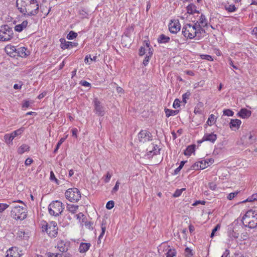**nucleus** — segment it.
Segmentation results:
<instances>
[{
	"label": "nucleus",
	"mask_w": 257,
	"mask_h": 257,
	"mask_svg": "<svg viewBox=\"0 0 257 257\" xmlns=\"http://www.w3.org/2000/svg\"><path fill=\"white\" fill-rule=\"evenodd\" d=\"M16 5L21 13L27 16H35L39 12V5L36 0H17Z\"/></svg>",
	"instance_id": "f257e3e1"
},
{
	"label": "nucleus",
	"mask_w": 257,
	"mask_h": 257,
	"mask_svg": "<svg viewBox=\"0 0 257 257\" xmlns=\"http://www.w3.org/2000/svg\"><path fill=\"white\" fill-rule=\"evenodd\" d=\"M182 34L187 39H192L196 37L197 39H200L204 36L205 31L197 27V24H187L183 26Z\"/></svg>",
	"instance_id": "f03ea898"
},
{
	"label": "nucleus",
	"mask_w": 257,
	"mask_h": 257,
	"mask_svg": "<svg viewBox=\"0 0 257 257\" xmlns=\"http://www.w3.org/2000/svg\"><path fill=\"white\" fill-rule=\"evenodd\" d=\"M43 231H46L49 236L55 237L58 233V227L57 223L54 221L48 223L45 221L41 222Z\"/></svg>",
	"instance_id": "7ed1b4c3"
},
{
	"label": "nucleus",
	"mask_w": 257,
	"mask_h": 257,
	"mask_svg": "<svg viewBox=\"0 0 257 257\" xmlns=\"http://www.w3.org/2000/svg\"><path fill=\"white\" fill-rule=\"evenodd\" d=\"M14 33L12 29L8 25L0 27V41H9L13 38Z\"/></svg>",
	"instance_id": "20e7f679"
},
{
	"label": "nucleus",
	"mask_w": 257,
	"mask_h": 257,
	"mask_svg": "<svg viewBox=\"0 0 257 257\" xmlns=\"http://www.w3.org/2000/svg\"><path fill=\"white\" fill-rule=\"evenodd\" d=\"M66 198L72 202L78 201L81 197V193L76 188H69L65 193Z\"/></svg>",
	"instance_id": "39448f33"
},
{
	"label": "nucleus",
	"mask_w": 257,
	"mask_h": 257,
	"mask_svg": "<svg viewBox=\"0 0 257 257\" xmlns=\"http://www.w3.org/2000/svg\"><path fill=\"white\" fill-rule=\"evenodd\" d=\"M93 103L95 113L99 116H103L105 114L104 107L97 97L93 99Z\"/></svg>",
	"instance_id": "423d86ee"
},
{
	"label": "nucleus",
	"mask_w": 257,
	"mask_h": 257,
	"mask_svg": "<svg viewBox=\"0 0 257 257\" xmlns=\"http://www.w3.org/2000/svg\"><path fill=\"white\" fill-rule=\"evenodd\" d=\"M138 139L141 143H145L152 140V135L147 130H142L138 134Z\"/></svg>",
	"instance_id": "0eeeda50"
},
{
	"label": "nucleus",
	"mask_w": 257,
	"mask_h": 257,
	"mask_svg": "<svg viewBox=\"0 0 257 257\" xmlns=\"http://www.w3.org/2000/svg\"><path fill=\"white\" fill-rule=\"evenodd\" d=\"M170 32L172 34H176L181 29V24L178 19L171 20L168 25Z\"/></svg>",
	"instance_id": "6e6552de"
},
{
	"label": "nucleus",
	"mask_w": 257,
	"mask_h": 257,
	"mask_svg": "<svg viewBox=\"0 0 257 257\" xmlns=\"http://www.w3.org/2000/svg\"><path fill=\"white\" fill-rule=\"evenodd\" d=\"M27 215V212L24 210H12L11 216L16 220H22L24 219Z\"/></svg>",
	"instance_id": "1a4fd4ad"
},
{
	"label": "nucleus",
	"mask_w": 257,
	"mask_h": 257,
	"mask_svg": "<svg viewBox=\"0 0 257 257\" xmlns=\"http://www.w3.org/2000/svg\"><path fill=\"white\" fill-rule=\"evenodd\" d=\"M251 115V111L245 108H242L237 113L236 115L242 119L249 118Z\"/></svg>",
	"instance_id": "9d476101"
},
{
	"label": "nucleus",
	"mask_w": 257,
	"mask_h": 257,
	"mask_svg": "<svg viewBox=\"0 0 257 257\" xmlns=\"http://www.w3.org/2000/svg\"><path fill=\"white\" fill-rule=\"evenodd\" d=\"M5 51L6 53L11 57H15L18 55V54H17V49H16L14 46L11 44L7 45L5 47Z\"/></svg>",
	"instance_id": "9b49d317"
},
{
	"label": "nucleus",
	"mask_w": 257,
	"mask_h": 257,
	"mask_svg": "<svg viewBox=\"0 0 257 257\" xmlns=\"http://www.w3.org/2000/svg\"><path fill=\"white\" fill-rule=\"evenodd\" d=\"M241 121L238 119H231L229 122V127L232 131L238 130L241 124Z\"/></svg>",
	"instance_id": "f8f14e48"
},
{
	"label": "nucleus",
	"mask_w": 257,
	"mask_h": 257,
	"mask_svg": "<svg viewBox=\"0 0 257 257\" xmlns=\"http://www.w3.org/2000/svg\"><path fill=\"white\" fill-rule=\"evenodd\" d=\"M208 167V165L206 164L204 160H202L194 163L192 168L193 170H203Z\"/></svg>",
	"instance_id": "ddd939ff"
},
{
	"label": "nucleus",
	"mask_w": 257,
	"mask_h": 257,
	"mask_svg": "<svg viewBox=\"0 0 257 257\" xmlns=\"http://www.w3.org/2000/svg\"><path fill=\"white\" fill-rule=\"evenodd\" d=\"M217 139V135L214 133H206L202 138V141H208L214 143Z\"/></svg>",
	"instance_id": "4468645a"
},
{
	"label": "nucleus",
	"mask_w": 257,
	"mask_h": 257,
	"mask_svg": "<svg viewBox=\"0 0 257 257\" xmlns=\"http://www.w3.org/2000/svg\"><path fill=\"white\" fill-rule=\"evenodd\" d=\"M65 204L61 201L55 200L52 201L49 205L48 209H64Z\"/></svg>",
	"instance_id": "2eb2a0df"
},
{
	"label": "nucleus",
	"mask_w": 257,
	"mask_h": 257,
	"mask_svg": "<svg viewBox=\"0 0 257 257\" xmlns=\"http://www.w3.org/2000/svg\"><path fill=\"white\" fill-rule=\"evenodd\" d=\"M17 56H19L22 58H26L30 54V52L28 50L27 48L24 47H21L17 49Z\"/></svg>",
	"instance_id": "dca6fc26"
},
{
	"label": "nucleus",
	"mask_w": 257,
	"mask_h": 257,
	"mask_svg": "<svg viewBox=\"0 0 257 257\" xmlns=\"http://www.w3.org/2000/svg\"><path fill=\"white\" fill-rule=\"evenodd\" d=\"M195 24H197V27H199L204 29L203 28L207 26L208 21L206 17L202 14L198 21H197Z\"/></svg>",
	"instance_id": "f3484780"
},
{
	"label": "nucleus",
	"mask_w": 257,
	"mask_h": 257,
	"mask_svg": "<svg viewBox=\"0 0 257 257\" xmlns=\"http://www.w3.org/2000/svg\"><path fill=\"white\" fill-rule=\"evenodd\" d=\"M6 257H20L17 247H12L7 251Z\"/></svg>",
	"instance_id": "a211bd4d"
},
{
	"label": "nucleus",
	"mask_w": 257,
	"mask_h": 257,
	"mask_svg": "<svg viewBox=\"0 0 257 257\" xmlns=\"http://www.w3.org/2000/svg\"><path fill=\"white\" fill-rule=\"evenodd\" d=\"M28 24L27 20L23 21L21 24L16 25L14 27L15 31L21 32L23 30L26 28Z\"/></svg>",
	"instance_id": "6ab92c4d"
},
{
	"label": "nucleus",
	"mask_w": 257,
	"mask_h": 257,
	"mask_svg": "<svg viewBox=\"0 0 257 257\" xmlns=\"http://www.w3.org/2000/svg\"><path fill=\"white\" fill-rule=\"evenodd\" d=\"M257 213V210H248L242 218V221L251 218Z\"/></svg>",
	"instance_id": "aec40b11"
},
{
	"label": "nucleus",
	"mask_w": 257,
	"mask_h": 257,
	"mask_svg": "<svg viewBox=\"0 0 257 257\" xmlns=\"http://www.w3.org/2000/svg\"><path fill=\"white\" fill-rule=\"evenodd\" d=\"M227 233L228 236L230 238H237L239 236L238 233L231 226H229L228 227Z\"/></svg>",
	"instance_id": "412c9836"
},
{
	"label": "nucleus",
	"mask_w": 257,
	"mask_h": 257,
	"mask_svg": "<svg viewBox=\"0 0 257 257\" xmlns=\"http://www.w3.org/2000/svg\"><path fill=\"white\" fill-rule=\"evenodd\" d=\"M195 145H192L188 146L186 150L184 151V154L185 156H190L193 153H194L195 151Z\"/></svg>",
	"instance_id": "4be33fe9"
},
{
	"label": "nucleus",
	"mask_w": 257,
	"mask_h": 257,
	"mask_svg": "<svg viewBox=\"0 0 257 257\" xmlns=\"http://www.w3.org/2000/svg\"><path fill=\"white\" fill-rule=\"evenodd\" d=\"M90 243L82 242L80 243L79 247V251L80 253L86 252L90 248Z\"/></svg>",
	"instance_id": "5701e85b"
},
{
	"label": "nucleus",
	"mask_w": 257,
	"mask_h": 257,
	"mask_svg": "<svg viewBox=\"0 0 257 257\" xmlns=\"http://www.w3.org/2000/svg\"><path fill=\"white\" fill-rule=\"evenodd\" d=\"M57 246L58 249L62 252H66L68 250L67 247L66 246L65 243L62 240L58 241Z\"/></svg>",
	"instance_id": "b1692460"
},
{
	"label": "nucleus",
	"mask_w": 257,
	"mask_h": 257,
	"mask_svg": "<svg viewBox=\"0 0 257 257\" xmlns=\"http://www.w3.org/2000/svg\"><path fill=\"white\" fill-rule=\"evenodd\" d=\"M242 222L245 226H248L250 228H253L257 225V222L251 220V219H246L245 221H243Z\"/></svg>",
	"instance_id": "393cba45"
},
{
	"label": "nucleus",
	"mask_w": 257,
	"mask_h": 257,
	"mask_svg": "<svg viewBox=\"0 0 257 257\" xmlns=\"http://www.w3.org/2000/svg\"><path fill=\"white\" fill-rule=\"evenodd\" d=\"M186 11L189 14H194L198 12L196 6L193 4H190L187 6Z\"/></svg>",
	"instance_id": "a878e982"
},
{
	"label": "nucleus",
	"mask_w": 257,
	"mask_h": 257,
	"mask_svg": "<svg viewBox=\"0 0 257 257\" xmlns=\"http://www.w3.org/2000/svg\"><path fill=\"white\" fill-rule=\"evenodd\" d=\"M170 37L164 34L160 35L158 39V42L159 43H166L170 41Z\"/></svg>",
	"instance_id": "bb28decb"
},
{
	"label": "nucleus",
	"mask_w": 257,
	"mask_h": 257,
	"mask_svg": "<svg viewBox=\"0 0 257 257\" xmlns=\"http://www.w3.org/2000/svg\"><path fill=\"white\" fill-rule=\"evenodd\" d=\"M29 148L30 147L27 145L23 144L18 149V153L19 154H23L25 152L29 151Z\"/></svg>",
	"instance_id": "cd10ccee"
},
{
	"label": "nucleus",
	"mask_w": 257,
	"mask_h": 257,
	"mask_svg": "<svg viewBox=\"0 0 257 257\" xmlns=\"http://www.w3.org/2000/svg\"><path fill=\"white\" fill-rule=\"evenodd\" d=\"M61 42V48L63 50H65L69 47V44H73L71 42H67L64 39H61L60 40Z\"/></svg>",
	"instance_id": "c85d7f7f"
},
{
	"label": "nucleus",
	"mask_w": 257,
	"mask_h": 257,
	"mask_svg": "<svg viewBox=\"0 0 257 257\" xmlns=\"http://www.w3.org/2000/svg\"><path fill=\"white\" fill-rule=\"evenodd\" d=\"M14 139L12 133L6 134L4 136V140L6 144H10L12 143L13 140Z\"/></svg>",
	"instance_id": "c756f323"
},
{
	"label": "nucleus",
	"mask_w": 257,
	"mask_h": 257,
	"mask_svg": "<svg viewBox=\"0 0 257 257\" xmlns=\"http://www.w3.org/2000/svg\"><path fill=\"white\" fill-rule=\"evenodd\" d=\"M51 9L48 8L46 6H41L40 7V11L42 13V16H43L44 18H45L47 15L49 14Z\"/></svg>",
	"instance_id": "7c9ffc66"
},
{
	"label": "nucleus",
	"mask_w": 257,
	"mask_h": 257,
	"mask_svg": "<svg viewBox=\"0 0 257 257\" xmlns=\"http://www.w3.org/2000/svg\"><path fill=\"white\" fill-rule=\"evenodd\" d=\"M224 9L228 12L232 13L235 12L237 10V8L235 7L234 5L231 4L228 5H224Z\"/></svg>",
	"instance_id": "2f4dec72"
},
{
	"label": "nucleus",
	"mask_w": 257,
	"mask_h": 257,
	"mask_svg": "<svg viewBox=\"0 0 257 257\" xmlns=\"http://www.w3.org/2000/svg\"><path fill=\"white\" fill-rule=\"evenodd\" d=\"M216 119V118L214 114H211L209 115L208 118L207 123L208 124V125L211 126L215 123Z\"/></svg>",
	"instance_id": "473e14b6"
},
{
	"label": "nucleus",
	"mask_w": 257,
	"mask_h": 257,
	"mask_svg": "<svg viewBox=\"0 0 257 257\" xmlns=\"http://www.w3.org/2000/svg\"><path fill=\"white\" fill-rule=\"evenodd\" d=\"M25 128L23 127H21L20 128L13 132L12 133V134L13 135V136L14 137V138L15 137L21 135L24 132Z\"/></svg>",
	"instance_id": "72a5a7b5"
},
{
	"label": "nucleus",
	"mask_w": 257,
	"mask_h": 257,
	"mask_svg": "<svg viewBox=\"0 0 257 257\" xmlns=\"http://www.w3.org/2000/svg\"><path fill=\"white\" fill-rule=\"evenodd\" d=\"M165 112L166 116L167 117H169L172 115H175L177 114V113H178L177 110L170 109H168V108L165 109Z\"/></svg>",
	"instance_id": "f704fd0d"
},
{
	"label": "nucleus",
	"mask_w": 257,
	"mask_h": 257,
	"mask_svg": "<svg viewBox=\"0 0 257 257\" xmlns=\"http://www.w3.org/2000/svg\"><path fill=\"white\" fill-rule=\"evenodd\" d=\"M176 253L175 249L169 248L166 253V257H174L176 256Z\"/></svg>",
	"instance_id": "c9c22d12"
},
{
	"label": "nucleus",
	"mask_w": 257,
	"mask_h": 257,
	"mask_svg": "<svg viewBox=\"0 0 257 257\" xmlns=\"http://www.w3.org/2000/svg\"><path fill=\"white\" fill-rule=\"evenodd\" d=\"M77 36L78 35L77 33L73 31H71L67 35V39L68 40H73V39L76 38Z\"/></svg>",
	"instance_id": "e433bc0d"
},
{
	"label": "nucleus",
	"mask_w": 257,
	"mask_h": 257,
	"mask_svg": "<svg viewBox=\"0 0 257 257\" xmlns=\"http://www.w3.org/2000/svg\"><path fill=\"white\" fill-rule=\"evenodd\" d=\"M254 201H257V193L253 194L251 196L248 197L243 202H252Z\"/></svg>",
	"instance_id": "4c0bfd02"
},
{
	"label": "nucleus",
	"mask_w": 257,
	"mask_h": 257,
	"mask_svg": "<svg viewBox=\"0 0 257 257\" xmlns=\"http://www.w3.org/2000/svg\"><path fill=\"white\" fill-rule=\"evenodd\" d=\"M223 114L225 116H232L234 115V112L230 109H226L223 110Z\"/></svg>",
	"instance_id": "58836bf2"
},
{
	"label": "nucleus",
	"mask_w": 257,
	"mask_h": 257,
	"mask_svg": "<svg viewBox=\"0 0 257 257\" xmlns=\"http://www.w3.org/2000/svg\"><path fill=\"white\" fill-rule=\"evenodd\" d=\"M200 58L202 59H205L209 61H213V59L212 57L209 55L207 54H201L200 55Z\"/></svg>",
	"instance_id": "ea45409f"
},
{
	"label": "nucleus",
	"mask_w": 257,
	"mask_h": 257,
	"mask_svg": "<svg viewBox=\"0 0 257 257\" xmlns=\"http://www.w3.org/2000/svg\"><path fill=\"white\" fill-rule=\"evenodd\" d=\"M185 190V188H182L180 189H177L173 194L174 197H178L180 196L182 193L183 191Z\"/></svg>",
	"instance_id": "a19ab883"
},
{
	"label": "nucleus",
	"mask_w": 257,
	"mask_h": 257,
	"mask_svg": "<svg viewBox=\"0 0 257 257\" xmlns=\"http://www.w3.org/2000/svg\"><path fill=\"white\" fill-rule=\"evenodd\" d=\"M105 229H106L105 223H104L103 222L101 224V233L98 237L99 239H100V238H102L103 237V236L104 235L105 231Z\"/></svg>",
	"instance_id": "79ce46f5"
},
{
	"label": "nucleus",
	"mask_w": 257,
	"mask_h": 257,
	"mask_svg": "<svg viewBox=\"0 0 257 257\" xmlns=\"http://www.w3.org/2000/svg\"><path fill=\"white\" fill-rule=\"evenodd\" d=\"M66 138H62L58 143L55 149L54 150V152L56 153L58 150L59 149L60 146L62 144V143L65 141Z\"/></svg>",
	"instance_id": "37998d69"
},
{
	"label": "nucleus",
	"mask_w": 257,
	"mask_h": 257,
	"mask_svg": "<svg viewBox=\"0 0 257 257\" xmlns=\"http://www.w3.org/2000/svg\"><path fill=\"white\" fill-rule=\"evenodd\" d=\"M238 191L230 193L227 195V198L229 200H231L238 194Z\"/></svg>",
	"instance_id": "c03bdc74"
},
{
	"label": "nucleus",
	"mask_w": 257,
	"mask_h": 257,
	"mask_svg": "<svg viewBox=\"0 0 257 257\" xmlns=\"http://www.w3.org/2000/svg\"><path fill=\"white\" fill-rule=\"evenodd\" d=\"M50 179L52 181H55L56 184H59V180L55 177V174L52 171L50 172Z\"/></svg>",
	"instance_id": "a18cd8bd"
},
{
	"label": "nucleus",
	"mask_w": 257,
	"mask_h": 257,
	"mask_svg": "<svg viewBox=\"0 0 257 257\" xmlns=\"http://www.w3.org/2000/svg\"><path fill=\"white\" fill-rule=\"evenodd\" d=\"M49 213L51 215H54L55 216H58L59 214H61V211H60V210H57V212H55L54 210H48Z\"/></svg>",
	"instance_id": "49530a36"
},
{
	"label": "nucleus",
	"mask_w": 257,
	"mask_h": 257,
	"mask_svg": "<svg viewBox=\"0 0 257 257\" xmlns=\"http://www.w3.org/2000/svg\"><path fill=\"white\" fill-rule=\"evenodd\" d=\"M180 106V101L178 99H175L173 104V107L174 108H177Z\"/></svg>",
	"instance_id": "de8ad7c7"
},
{
	"label": "nucleus",
	"mask_w": 257,
	"mask_h": 257,
	"mask_svg": "<svg viewBox=\"0 0 257 257\" xmlns=\"http://www.w3.org/2000/svg\"><path fill=\"white\" fill-rule=\"evenodd\" d=\"M185 255L187 257L191 256L193 254L192 253V250L190 249L189 247H186L185 249Z\"/></svg>",
	"instance_id": "09e8293b"
},
{
	"label": "nucleus",
	"mask_w": 257,
	"mask_h": 257,
	"mask_svg": "<svg viewBox=\"0 0 257 257\" xmlns=\"http://www.w3.org/2000/svg\"><path fill=\"white\" fill-rule=\"evenodd\" d=\"M114 205V202L113 201L111 200L109 201L106 205V209H112Z\"/></svg>",
	"instance_id": "8fccbe9b"
},
{
	"label": "nucleus",
	"mask_w": 257,
	"mask_h": 257,
	"mask_svg": "<svg viewBox=\"0 0 257 257\" xmlns=\"http://www.w3.org/2000/svg\"><path fill=\"white\" fill-rule=\"evenodd\" d=\"M209 188L212 191H215L217 188V185L213 182H210L208 184Z\"/></svg>",
	"instance_id": "3c124183"
},
{
	"label": "nucleus",
	"mask_w": 257,
	"mask_h": 257,
	"mask_svg": "<svg viewBox=\"0 0 257 257\" xmlns=\"http://www.w3.org/2000/svg\"><path fill=\"white\" fill-rule=\"evenodd\" d=\"M220 228V225L218 224L216 225V226L212 229V232L211 233L210 237H212L214 235L215 232Z\"/></svg>",
	"instance_id": "603ef678"
},
{
	"label": "nucleus",
	"mask_w": 257,
	"mask_h": 257,
	"mask_svg": "<svg viewBox=\"0 0 257 257\" xmlns=\"http://www.w3.org/2000/svg\"><path fill=\"white\" fill-rule=\"evenodd\" d=\"M85 226L87 228L90 230L93 229V223L91 221L86 222Z\"/></svg>",
	"instance_id": "864d4df0"
},
{
	"label": "nucleus",
	"mask_w": 257,
	"mask_h": 257,
	"mask_svg": "<svg viewBox=\"0 0 257 257\" xmlns=\"http://www.w3.org/2000/svg\"><path fill=\"white\" fill-rule=\"evenodd\" d=\"M47 254L48 257H62V254L59 253H54L48 252Z\"/></svg>",
	"instance_id": "5fc2aeb1"
},
{
	"label": "nucleus",
	"mask_w": 257,
	"mask_h": 257,
	"mask_svg": "<svg viewBox=\"0 0 257 257\" xmlns=\"http://www.w3.org/2000/svg\"><path fill=\"white\" fill-rule=\"evenodd\" d=\"M190 95V93L189 92H187L186 93H185V94H184L183 95H182V98H183V101L186 103V99H188L189 96Z\"/></svg>",
	"instance_id": "6e6d98bb"
},
{
	"label": "nucleus",
	"mask_w": 257,
	"mask_h": 257,
	"mask_svg": "<svg viewBox=\"0 0 257 257\" xmlns=\"http://www.w3.org/2000/svg\"><path fill=\"white\" fill-rule=\"evenodd\" d=\"M204 161L206 162V164L208 165V166L211 165L214 163V159L212 158H207L204 159Z\"/></svg>",
	"instance_id": "4d7b16f0"
},
{
	"label": "nucleus",
	"mask_w": 257,
	"mask_h": 257,
	"mask_svg": "<svg viewBox=\"0 0 257 257\" xmlns=\"http://www.w3.org/2000/svg\"><path fill=\"white\" fill-rule=\"evenodd\" d=\"M111 177V174L109 172H108L106 173V176H105V180H104L105 182V183H108L110 181Z\"/></svg>",
	"instance_id": "13d9d810"
},
{
	"label": "nucleus",
	"mask_w": 257,
	"mask_h": 257,
	"mask_svg": "<svg viewBox=\"0 0 257 257\" xmlns=\"http://www.w3.org/2000/svg\"><path fill=\"white\" fill-rule=\"evenodd\" d=\"M205 203V201H200V200H198V201H195L193 203V206H196L198 204H202V205H204Z\"/></svg>",
	"instance_id": "bf43d9fd"
},
{
	"label": "nucleus",
	"mask_w": 257,
	"mask_h": 257,
	"mask_svg": "<svg viewBox=\"0 0 257 257\" xmlns=\"http://www.w3.org/2000/svg\"><path fill=\"white\" fill-rule=\"evenodd\" d=\"M33 162V160L31 158H27L25 162V164L26 166L30 165Z\"/></svg>",
	"instance_id": "052dcab7"
},
{
	"label": "nucleus",
	"mask_w": 257,
	"mask_h": 257,
	"mask_svg": "<svg viewBox=\"0 0 257 257\" xmlns=\"http://www.w3.org/2000/svg\"><path fill=\"white\" fill-rule=\"evenodd\" d=\"M72 135L76 138H77V132L78 130L76 128H73L71 130Z\"/></svg>",
	"instance_id": "680f3d73"
},
{
	"label": "nucleus",
	"mask_w": 257,
	"mask_h": 257,
	"mask_svg": "<svg viewBox=\"0 0 257 257\" xmlns=\"http://www.w3.org/2000/svg\"><path fill=\"white\" fill-rule=\"evenodd\" d=\"M20 84H15L14 85V88L15 89H21L22 88V86L23 85V83L22 82H20Z\"/></svg>",
	"instance_id": "e2e57ef3"
},
{
	"label": "nucleus",
	"mask_w": 257,
	"mask_h": 257,
	"mask_svg": "<svg viewBox=\"0 0 257 257\" xmlns=\"http://www.w3.org/2000/svg\"><path fill=\"white\" fill-rule=\"evenodd\" d=\"M77 219L79 220V221L84 218L85 216L82 213H79L76 215Z\"/></svg>",
	"instance_id": "0e129e2a"
},
{
	"label": "nucleus",
	"mask_w": 257,
	"mask_h": 257,
	"mask_svg": "<svg viewBox=\"0 0 257 257\" xmlns=\"http://www.w3.org/2000/svg\"><path fill=\"white\" fill-rule=\"evenodd\" d=\"M145 47H141V48L140 49V51H139V55L140 56H143L145 54Z\"/></svg>",
	"instance_id": "69168bd1"
},
{
	"label": "nucleus",
	"mask_w": 257,
	"mask_h": 257,
	"mask_svg": "<svg viewBox=\"0 0 257 257\" xmlns=\"http://www.w3.org/2000/svg\"><path fill=\"white\" fill-rule=\"evenodd\" d=\"M228 61H229V65L230 66H231L234 69H238L237 67L233 64V61L232 60V59L230 58H229L228 59Z\"/></svg>",
	"instance_id": "338daca9"
},
{
	"label": "nucleus",
	"mask_w": 257,
	"mask_h": 257,
	"mask_svg": "<svg viewBox=\"0 0 257 257\" xmlns=\"http://www.w3.org/2000/svg\"><path fill=\"white\" fill-rule=\"evenodd\" d=\"M119 184L120 183H119V181H118L116 182V184L113 188V191L114 192H116L118 190L119 186Z\"/></svg>",
	"instance_id": "774afa93"
}]
</instances>
